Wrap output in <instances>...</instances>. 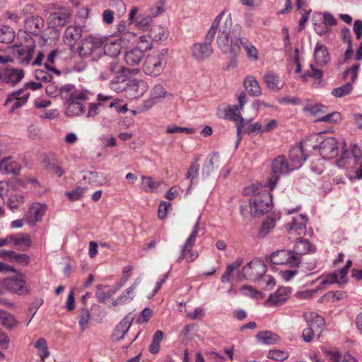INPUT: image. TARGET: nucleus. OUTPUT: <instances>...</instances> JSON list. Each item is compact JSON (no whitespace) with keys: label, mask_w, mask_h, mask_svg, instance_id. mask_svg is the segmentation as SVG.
Here are the masks:
<instances>
[{"label":"nucleus","mask_w":362,"mask_h":362,"mask_svg":"<svg viewBox=\"0 0 362 362\" xmlns=\"http://www.w3.org/2000/svg\"><path fill=\"white\" fill-rule=\"evenodd\" d=\"M133 319L131 315H127L116 325L112 334L113 339L119 341L124 339L131 327Z\"/></svg>","instance_id":"412c9836"},{"label":"nucleus","mask_w":362,"mask_h":362,"mask_svg":"<svg viewBox=\"0 0 362 362\" xmlns=\"http://www.w3.org/2000/svg\"><path fill=\"white\" fill-rule=\"evenodd\" d=\"M107 38L105 36L90 35L86 37L78 49L79 55L83 58L90 57L96 61L103 56V47Z\"/></svg>","instance_id":"7ed1b4c3"},{"label":"nucleus","mask_w":362,"mask_h":362,"mask_svg":"<svg viewBox=\"0 0 362 362\" xmlns=\"http://www.w3.org/2000/svg\"><path fill=\"white\" fill-rule=\"evenodd\" d=\"M244 87L252 96L257 97L261 95V88L257 81L252 76H247L244 80Z\"/></svg>","instance_id":"2f4dec72"},{"label":"nucleus","mask_w":362,"mask_h":362,"mask_svg":"<svg viewBox=\"0 0 362 362\" xmlns=\"http://www.w3.org/2000/svg\"><path fill=\"white\" fill-rule=\"evenodd\" d=\"M0 257L21 266H26L30 262V257L26 254H18L12 250H2Z\"/></svg>","instance_id":"393cba45"},{"label":"nucleus","mask_w":362,"mask_h":362,"mask_svg":"<svg viewBox=\"0 0 362 362\" xmlns=\"http://www.w3.org/2000/svg\"><path fill=\"white\" fill-rule=\"evenodd\" d=\"M294 255H298L300 257V255H305L308 252H315V250L312 244L308 240L303 239L302 238H297L293 250H292Z\"/></svg>","instance_id":"c85d7f7f"},{"label":"nucleus","mask_w":362,"mask_h":362,"mask_svg":"<svg viewBox=\"0 0 362 362\" xmlns=\"http://www.w3.org/2000/svg\"><path fill=\"white\" fill-rule=\"evenodd\" d=\"M267 357L274 361H282L287 358L288 354L280 350H272L268 352Z\"/></svg>","instance_id":"052dcab7"},{"label":"nucleus","mask_w":362,"mask_h":362,"mask_svg":"<svg viewBox=\"0 0 362 362\" xmlns=\"http://www.w3.org/2000/svg\"><path fill=\"white\" fill-rule=\"evenodd\" d=\"M200 216H199L196 223L194 226L193 230L188 237V238L186 240L185 243H187V245H194L196 242V238L198 235L199 232L201 230V228L199 227V221H200Z\"/></svg>","instance_id":"6e6d98bb"},{"label":"nucleus","mask_w":362,"mask_h":362,"mask_svg":"<svg viewBox=\"0 0 362 362\" xmlns=\"http://www.w3.org/2000/svg\"><path fill=\"white\" fill-rule=\"evenodd\" d=\"M293 171L289 162L285 156H278L274 158L271 163V173L268 180V187L273 190L278 183L280 177Z\"/></svg>","instance_id":"423d86ee"},{"label":"nucleus","mask_w":362,"mask_h":362,"mask_svg":"<svg viewBox=\"0 0 362 362\" xmlns=\"http://www.w3.org/2000/svg\"><path fill=\"white\" fill-rule=\"evenodd\" d=\"M197 161L198 159L197 158L195 161L189 166L186 174V178L187 180H190V185L186 192L187 194L191 191L194 180L197 181L198 178L199 165L197 163Z\"/></svg>","instance_id":"58836bf2"},{"label":"nucleus","mask_w":362,"mask_h":362,"mask_svg":"<svg viewBox=\"0 0 362 362\" xmlns=\"http://www.w3.org/2000/svg\"><path fill=\"white\" fill-rule=\"evenodd\" d=\"M258 283L260 286L267 290H271L275 286V280L271 276H266L264 278H261Z\"/></svg>","instance_id":"bf43d9fd"},{"label":"nucleus","mask_w":362,"mask_h":362,"mask_svg":"<svg viewBox=\"0 0 362 362\" xmlns=\"http://www.w3.org/2000/svg\"><path fill=\"white\" fill-rule=\"evenodd\" d=\"M90 312L88 309L83 308L81 311L78 324L81 331H84L87 327V324L90 320Z\"/></svg>","instance_id":"5fc2aeb1"},{"label":"nucleus","mask_w":362,"mask_h":362,"mask_svg":"<svg viewBox=\"0 0 362 362\" xmlns=\"http://www.w3.org/2000/svg\"><path fill=\"white\" fill-rule=\"evenodd\" d=\"M59 96L66 102L73 100H86V93L72 84H66L60 87Z\"/></svg>","instance_id":"6ab92c4d"},{"label":"nucleus","mask_w":362,"mask_h":362,"mask_svg":"<svg viewBox=\"0 0 362 362\" xmlns=\"http://www.w3.org/2000/svg\"><path fill=\"white\" fill-rule=\"evenodd\" d=\"M35 78L37 81L43 82H50L52 80V74L44 69H37L35 71Z\"/></svg>","instance_id":"13d9d810"},{"label":"nucleus","mask_w":362,"mask_h":362,"mask_svg":"<svg viewBox=\"0 0 362 362\" xmlns=\"http://www.w3.org/2000/svg\"><path fill=\"white\" fill-rule=\"evenodd\" d=\"M307 322L310 327L314 328L319 338L325 326L324 318L315 313H310L307 317Z\"/></svg>","instance_id":"cd10ccee"},{"label":"nucleus","mask_w":362,"mask_h":362,"mask_svg":"<svg viewBox=\"0 0 362 362\" xmlns=\"http://www.w3.org/2000/svg\"><path fill=\"white\" fill-rule=\"evenodd\" d=\"M0 324L8 330L18 327L21 322L10 313L0 309Z\"/></svg>","instance_id":"bb28decb"},{"label":"nucleus","mask_w":362,"mask_h":362,"mask_svg":"<svg viewBox=\"0 0 362 362\" xmlns=\"http://www.w3.org/2000/svg\"><path fill=\"white\" fill-rule=\"evenodd\" d=\"M121 49L122 45L119 41L105 42L103 47V55L105 54L115 58L119 54Z\"/></svg>","instance_id":"473e14b6"},{"label":"nucleus","mask_w":362,"mask_h":362,"mask_svg":"<svg viewBox=\"0 0 362 362\" xmlns=\"http://www.w3.org/2000/svg\"><path fill=\"white\" fill-rule=\"evenodd\" d=\"M83 28L80 25L68 26L64 33V42L66 45L73 47L82 36Z\"/></svg>","instance_id":"4be33fe9"},{"label":"nucleus","mask_w":362,"mask_h":362,"mask_svg":"<svg viewBox=\"0 0 362 362\" xmlns=\"http://www.w3.org/2000/svg\"><path fill=\"white\" fill-rule=\"evenodd\" d=\"M314 58L318 66L327 65L330 62V55L327 47L317 42L314 50Z\"/></svg>","instance_id":"5701e85b"},{"label":"nucleus","mask_w":362,"mask_h":362,"mask_svg":"<svg viewBox=\"0 0 362 362\" xmlns=\"http://www.w3.org/2000/svg\"><path fill=\"white\" fill-rule=\"evenodd\" d=\"M83 100H71L67 102L66 115L67 116H77L85 112V106L81 101Z\"/></svg>","instance_id":"7c9ffc66"},{"label":"nucleus","mask_w":362,"mask_h":362,"mask_svg":"<svg viewBox=\"0 0 362 362\" xmlns=\"http://www.w3.org/2000/svg\"><path fill=\"white\" fill-rule=\"evenodd\" d=\"M345 146L346 144H343L341 156L335 161L336 165L340 168L346 167L351 157L354 158V163L357 165L362 156L361 151L356 144L351 145V151L344 149Z\"/></svg>","instance_id":"4468645a"},{"label":"nucleus","mask_w":362,"mask_h":362,"mask_svg":"<svg viewBox=\"0 0 362 362\" xmlns=\"http://www.w3.org/2000/svg\"><path fill=\"white\" fill-rule=\"evenodd\" d=\"M144 57V53L136 47L125 53L124 60L129 66L137 65Z\"/></svg>","instance_id":"e433bc0d"},{"label":"nucleus","mask_w":362,"mask_h":362,"mask_svg":"<svg viewBox=\"0 0 362 362\" xmlns=\"http://www.w3.org/2000/svg\"><path fill=\"white\" fill-rule=\"evenodd\" d=\"M307 221V216L303 214H300L293 217L291 221L287 223L286 228L290 234L293 233L300 236L305 233Z\"/></svg>","instance_id":"a211bd4d"},{"label":"nucleus","mask_w":362,"mask_h":362,"mask_svg":"<svg viewBox=\"0 0 362 362\" xmlns=\"http://www.w3.org/2000/svg\"><path fill=\"white\" fill-rule=\"evenodd\" d=\"M264 78L268 88L272 90H279V77L277 74L269 72L266 74Z\"/></svg>","instance_id":"c03bdc74"},{"label":"nucleus","mask_w":362,"mask_h":362,"mask_svg":"<svg viewBox=\"0 0 362 362\" xmlns=\"http://www.w3.org/2000/svg\"><path fill=\"white\" fill-rule=\"evenodd\" d=\"M256 337L258 341L267 345L275 344L279 340V335L270 331L260 332Z\"/></svg>","instance_id":"4c0bfd02"},{"label":"nucleus","mask_w":362,"mask_h":362,"mask_svg":"<svg viewBox=\"0 0 362 362\" xmlns=\"http://www.w3.org/2000/svg\"><path fill=\"white\" fill-rule=\"evenodd\" d=\"M41 163L47 170L56 174L58 177H62L64 171L62 168V161L58 156L53 153L45 154L42 158Z\"/></svg>","instance_id":"2eb2a0df"},{"label":"nucleus","mask_w":362,"mask_h":362,"mask_svg":"<svg viewBox=\"0 0 362 362\" xmlns=\"http://www.w3.org/2000/svg\"><path fill=\"white\" fill-rule=\"evenodd\" d=\"M25 72L18 68L8 67L2 73L0 72V83L18 84L24 77Z\"/></svg>","instance_id":"dca6fc26"},{"label":"nucleus","mask_w":362,"mask_h":362,"mask_svg":"<svg viewBox=\"0 0 362 362\" xmlns=\"http://www.w3.org/2000/svg\"><path fill=\"white\" fill-rule=\"evenodd\" d=\"M85 191L86 189L84 187H77L72 191L67 192L66 194L71 202H74L81 199L83 197Z\"/></svg>","instance_id":"3c124183"},{"label":"nucleus","mask_w":362,"mask_h":362,"mask_svg":"<svg viewBox=\"0 0 362 362\" xmlns=\"http://www.w3.org/2000/svg\"><path fill=\"white\" fill-rule=\"evenodd\" d=\"M131 79L124 75L117 76L110 82V88L117 93L123 91L126 93Z\"/></svg>","instance_id":"c756f323"},{"label":"nucleus","mask_w":362,"mask_h":362,"mask_svg":"<svg viewBox=\"0 0 362 362\" xmlns=\"http://www.w3.org/2000/svg\"><path fill=\"white\" fill-rule=\"evenodd\" d=\"M168 36L167 31L163 28H158V31L156 30L151 32V37L155 41H161L165 40Z\"/></svg>","instance_id":"0e129e2a"},{"label":"nucleus","mask_w":362,"mask_h":362,"mask_svg":"<svg viewBox=\"0 0 362 362\" xmlns=\"http://www.w3.org/2000/svg\"><path fill=\"white\" fill-rule=\"evenodd\" d=\"M266 272L267 267L264 261L255 259L247 263L241 271L238 272L237 279L239 281L243 279L259 281Z\"/></svg>","instance_id":"1a4fd4ad"},{"label":"nucleus","mask_w":362,"mask_h":362,"mask_svg":"<svg viewBox=\"0 0 362 362\" xmlns=\"http://www.w3.org/2000/svg\"><path fill=\"white\" fill-rule=\"evenodd\" d=\"M35 45L33 42L23 45H15L12 47L13 54L16 57L18 63L24 66H28L34 54Z\"/></svg>","instance_id":"ddd939ff"},{"label":"nucleus","mask_w":362,"mask_h":362,"mask_svg":"<svg viewBox=\"0 0 362 362\" xmlns=\"http://www.w3.org/2000/svg\"><path fill=\"white\" fill-rule=\"evenodd\" d=\"M193 246L194 245H187V243H185L177 262H180L184 259H186L188 262H194L198 257V253L192 250Z\"/></svg>","instance_id":"f704fd0d"},{"label":"nucleus","mask_w":362,"mask_h":362,"mask_svg":"<svg viewBox=\"0 0 362 362\" xmlns=\"http://www.w3.org/2000/svg\"><path fill=\"white\" fill-rule=\"evenodd\" d=\"M275 219L272 217H268L262 224L259 230V235L262 238L266 237L275 227Z\"/></svg>","instance_id":"37998d69"},{"label":"nucleus","mask_w":362,"mask_h":362,"mask_svg":"<svg viewBox=\"0 0 362 362\" xmlns=\"http://www.w3.org/2000/svg\"><path fill=\"white\" fill-rule=\"evenodd\" d=\"M315 336L317 337V332L310 326L303 330L302 337L305 342L311 341Z\"/></svg>","instance_id":"774afa93"},{"label":"nucleus","mask_w":362,"mask_h":362,"mask_svg":"<svg viewBox=\"0 0 362 362\" xmlns=\"http://www.w3.org/2000/svg\"><path fill=\"white\" fill-rule=\"evenodd\" d=\"M108 286H104V285H98L97 286V291L95 292V296L98 298V300L100 302H104L106 299L110 298L113 295H109V293H111V288H110L107 292L103 291L102 289L103 288H107Z\"/></svg>","instance_id":"864d4df0"},{"label":"nucleus","mask_w":362,"mask_h":362,"mask_svg":"<svg viewBox=\"0 0 362 362\" xmlns=\"http://www.w3.org/2000/svg\"><path fill=\"white\" fill-rule=\"evenodd\" d=\"M136 40V35L132 31H127L126 33H124L120 35L119 40L123 42L124 45L133 43Z\"/></svg>","instance_id":"e2e57ef3"},{"label":"nucleus","mask_w":362,"mask_h":362,"mask_svg":"<svg viewBox=\"0 0 362 362\" xmlns=\"http://www.w3.org/2000/svg\"><path fill=\"white\" fill-rule=\"evenodd\" d=\"M341 120V115L338 112H333L329 113L323 117H319L316 119V122H324L328 123H337Z\"/></svg>","instance_id":"8fccbe9b"},{"label":"nucleus","mask_w":362,"mask_h":362,"mask_svg":"<svg viewBox=\"0 0 362 362\" xmlns=\"http://www.w3.org/2000/svg\"><path fill=\"white\" fill-rule=\"evenodd\" d=\"M353 90V86L351 83H346L340 87L334 88L332 90V95L336 98H341L349 95Z\"/></svg>","instance_id":"49530a36"},{"label":"nucleus","mask_w":362,"mask_h":362,"mask_svg":"<svg viewBox=\"0 0 362 362\" xmlns=\"http://www.w3.org/2000/svg\"><path fill=\"white\" fill-rule=\"evenodd\" d=\"M30 245L31 240L30 235L25 233H18V236L15 244L17 249L21 251H26Z\"/></svg>","instance_id":"79ce46f5"},{"label":"nucleus","mask_w":362,"mask_h":362,"mask_svg":"<svg viewBox=\"0 0 362 362\" xmlns=\"http://www.w3.org/2000/svg\"><path fill=\"white\" fill-rule=\"evenodd\" d=\"M270 262L274 264H291L298 266L300 263V258L294 255L292 250H276L269 256Z\"/></svg>","instance_id":"9b49d317"},{"label":"nucleus","mask_w":362,"mask_h":362,"mask_svg":"<svg viewBox=\"0 0 362 362\" xmlns=\"http://www.w3.org/2000/svg\"><path fill=\"white\" fill-rule=\"evenodd\" d=\"M250 207L252 216L269 212L273 209L271 194L266 189L255 193L250 200Z\"/></svg>","instance_id":"0eeeda50"},{"label":"nucleus","mask_w":362,"mask_h":362,"mask_svg":"<svg viewBox=\"0 0 362 362\" xmlns=\"http://www.w3.org/2000/svg\"><path fill=\"white\" fill-rule=\"evenodd\" d=\"M70 18V13L66 11H57L49 14L48 23L53 28L64 26Z\"/></svg>","instance_id":"a878e982"},{"label":"nucleus","mask_w":362,"mask_h":362,"mask_svg":"<svg viewBox=\"0 0 362 362\" xmlns=\"http://www.w3.org/2000/svg\"><path fill=\"white\" fill-rule=\"evenodd\" d=\"M312 146H316L315 149H319L324 159L334 158L339 153L338 142L334 137H328L321 141L319 144H312Z\"/></svg>","instance_id":"f8f14e48"},{"label":"nucleus","mask_w":362,"mask_h":362,"mask_svg":"<svg viewBox=\"0 0 362 362\" xmlns=\"http://www.w3.org/2000/svg\"><path fill=\"white\" fill-rule=\"evenodd\" d=\"M142 187L145 191H154L159 186L158 183L155 182L151 177H142Z\"/></svg>","instance_id":"603ef678"},{"label":"nucleus","mask_w":362,"mask_h":362,"mask_svg":"<svg viewBox=\"0 0 362 362\" xmlns=\"http://www.w3.org/2000/svg\"><path fill=\"white\" fill-rule=\"evenodd\" d=\"M224 14L225 11H223L214 20L212 25L206 35L205 42L203 43H196L192 47V56L195 59L202 61L212 54L213 49L211 47V42L215 37L220 22Z\"/></svg>","instance_id":"f03ea898"},{"label":"nucleus","mask_w":362,"mask_h":362,"mask_svg":"<svg viewBox=\"0 0 362 362\" xmlns=\"http://www.w3.org/2000/svg\"><path fill=\"white\" fill-rule=\"evenodd\" d=\"M47 209L48 206L45 203H32L24 214L25 221L31 226H35L42 220V217L45 216Z\"/></svg>","instance_id":"9d476101"},{"label":"nucleus","mask_w":362,"mask_h":362,"mask_svg":"<svg viewBox=\"0 0 362 362\" xmlns=\"http://www.w3.org/2000/svg\"><path fill=\"white\" fill-rule=\"evenodd\" d=\"M34 347L38 350L42 361L49 356V351L47 345V341L44 338L39 339L34 344Z\"/></svg>","instance_id":"a18cd8bd"},{"label":"nucleus","mask_w":362,"mask_h":362,"mask_svg":"<svg viewBox=\"0 0 362 362\" xmlns=\"http://www.w3.org/2000/svg\"><path fill=\"white\" fill-rule=\"evenodd\" d=\"M167 49L149 54L144 61L143 70L144 72L151 76H158L164 70L167 64Z\"/></svg>","instance_id":"20e7f679"},{"label":"nucleus","mask_w":362,"mask_h":362,"mask_svg":"<svg viewBox=\"0 0 362 362\" xmlns=\"http://www.w3.org/2000/svg\"><path fill=\"white\" fill-rule=\"evenodd\" d=\"M15 38V32L8 25L0 26V42L11 43Z\"/></svg>","instance_id":"ea45409f"},{"label":"nucleus","mask_w":362,"mask_h":362,"mask_svg":"<svg viewBox=\"0 0 362 362\" xmlns=\"http://www.w3.org/2000/svg\"><path fill=\"white\" fill-rule=\"evenodd\" d=\"M163 332L161 330H157L153 336L152 341L148 347L151 354H158L160 350V342L163 338Z\"/></svg>","instance_id":"a19ab883"},{"label":"nucleus","mask_w":362,"mask_h":362,"mask_svg":"<svg viewBox=\"0 0 362 362\" xmlns=\"http://www.w3.org/2000/svg\"><path fill=\"white\" fill-rule=\"evenodd\" d=\"M169 93L165 90L163 86L160 84H156L151 90L150 95L158 102L160 99L167 97Z\"/></svg>","instance_id":"de8ad7c7"},{"label":"nucleus","mask_w":362,"mask_h":362,"mask_svg":"<svg viewBox=\"0 0 362 362\" xmlns=\"http://www.w3.org/2000/svg\"><path fill=\"white\" fill-rule=\"evenodd\" d=\"M45 91L48 96L55 98L59 96L60 87H59L54 83H51L47 86Z\"/></svg>","instance_id":"69168bd1"},{"label":"nucleus","mask_w":362,"mask_h":362,"mask_svg":"<svg viewBox=\"0 0 362 362\" xmlns=\"http://www.w3.org/2000/svg\"><path fill=\"white\" fill-rule=\"evenodd\" d=\"M240 110L241 109L239 108L238 105H232L229 106L228 109L226 110V117L237 122V135L238 139L236 143V146H238L239 141L242 139L240 134L243 129L245 127V121L243 117L240 115Z\"/></svg>","instance_id":"aec40b11"},{"label":"nucleus","mask_w":362,"mask_h":362,"mask_svg":"<svg viewBox=\"0 0 362 362\" xmlns=\"http://www.w3.org/2000/svg\"><path fill=\"white\" fill-rule=\"evenodd\" d=\"M242 28L236 24L233 27L230 15L226 19L224 24L218 31L217 44L220 49L231 57L238 56L240 52L242 45L247 57L252 61L258 59V51L247 38L243 37Z\"/></svg>","instance_id":"f257e3e1"},{"label":"nucleus","mask_w":362,"mask_h":362,"mask_svg":"<svg viewBox=\"0 0 362 362\" xmlns=\"http://www.w3.org/2000/svg\"><path fill=\"white\" fill-rule=\"evenodd\" d=\"M148 86L146 82L136 78H132L126 90V96L131 99H137L141 97L147 90Z\"/></svg>","instance_id":"f3484780"},{"label":"nucleus","mask_w":362,"mask_h":362,"mask_svg":"<svg viewBox=\"0 0 362 362\" xmlns=\"http://www.w3.org/2000/svg\"><path fill=\"white\" fill-rule=\"evenodd\" d=\"M20 169L19 164L8 157L0 162V172L4 170L7 174L17 175Z\"/></svg>","instance_id":"72a5a7b5"},{"label":"nucleus","mask_w":362,"mask_h":362,"mask_svg":"<svg viewBox=\"0 0 362 362\" xmlns=\"http://www.w3.org/2000/svg\"><path fill=\"white\" fill-rule=\"evenodd\" d=\"M291 291L289 287H280L274 293L270 294L267 303L272 305H279L284 303Z\"/></svg>","instance_id":"b1692460"},{"label":"nucleus","mask_w":362,"mask_h":362,"mask_svg":"<svg viewBox=\"0 0 362 362\" xmlns=\"http://www.w3.org/2000/svg\"><path fill=\"white\" fill-rule=\"evenodd\" d=\"M241 291L244 293L245 295L250 296L254 298H262V293L257 291H255L252 286H243L241 288Z\"/></svg>","instance_id":"338daca9"},{"label":"nucleus","mask_w":362,"mask_h":362,"mask_svg":"<svg viewBox=\"0 0 362 362\" xmlns=\"http://www.w3.org/2000/svg\"><path fill=\"white\" fill-rule=\"evenodd\" d=\"M136 48L140 49L143 53L151 49V43L149 41L148 37L146 35L140 36L138 45Z\"/></svg>","instance_id":"4d7b16f0"},{"label":"nucleus","mask_w":362,"mask_h":362,"mask_svg":"<svg viewBox=\"0 0 362 362\" xmlns=\"http://www.w3.org/2000/svg\"><path fill=\"white\" fill-rule=\"evenodd\" d=\"M30 96V93H27L23 94L21 98H14V103L12 105L11 111L13 112L19 107H22L24 104H25L28 101V99Z\"/></svg>","instance_id":"680f3d73"},{"label":"nucleus","mask_w":362,"mask_h":362,"mask_svg":"<svg viewBox=\"0 0 362 362\" xmlns=\"http://www.w3.org/2000/svg\"><path fill=\"white\" fill-rule=\"evenodd\" d=\"M219 155L217 153H214L209 155L205 161L202 168V175L205 177H209L214 170V165L218 162Z\"/></svg>","instance_id":"c9c22d12"},{"label":"nucleus","mask_w":362,"mask_h":362,"mask_svg":"<svg viewBox=\"0 0 362 362\" xmlns=\"http://www.w3.org/2000/svg\"><path fill=\"white\" fill-rule=\"evenodd\" d=\"M7 291L18 296H25L30 293L28 284L21 276L0 278V295Z\"/></svg>","instance_id":"6e6552de"},{"label":"nucleus","mask_w":362,"mask_h":362,"mask_svg":"<svg viewBox=\"0 0 362 362\" xmlns=\"http://www.w3.org/2000/svg\"><path fill=\"white\" fill-rule=\"evenodd\" d=\"M310 71L308 70L301 75L304 81H306L309 77L315 79H321L322 78V71L320 69H315L313 64H310Z\"/></svg>","instance_id":"09e8293b"},{"label":"nucleus","mask_w":362,"mask_h":362,"mask_svg":"<svg viewBox=\"0 0 362 362\" xmlns=\"http://www.w3.org/2000/svg\"><path fill=\"white\" fill-rule=\"evenodd\" d=\"M320 136L313 135L307 137L299 146L292 148L289 153L290 165L293 170L300 168L307 159L305 152L310 149H315L316 146H312L313 141L317 139Z\"/></svg>","instance_id":"39448f33"}]
</instances>
